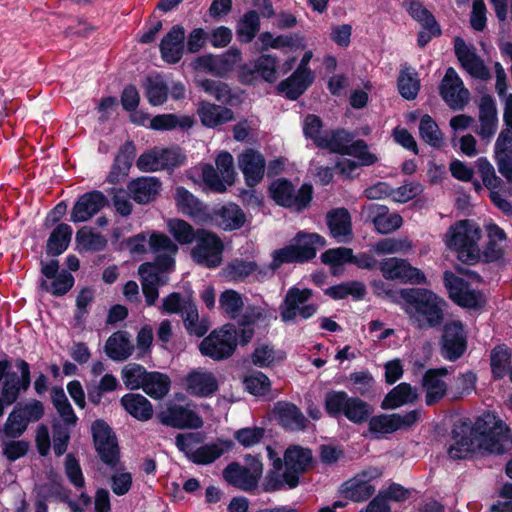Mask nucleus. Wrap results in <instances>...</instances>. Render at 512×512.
<instances>
[{"mask_svg": "<svg viewBox=\"0 0 512 512\" xmlns=\"http://www.w3.org/2000/svg\"><path fill=\"white\" fill-rule=\"evenodd\" d=\"M454 431V442L448 450L452 459H465L478 450L502 454L512 448V436L506 423L493 413L482 414L472 430L461 426Z\"/></svg>", "mask_w": 512, "mask_h": 512, "instance_id": "1", "label": "nucleus"}, {"mask_svg": "<svg viewBox=\"0 0 512 512\" xmlns=\"http://www.w3.org/2000/svg\"><path fill=\"white\" fill-rule=\"evenodd\" d=\"M480 239L481 230L471 220L456 222L444 236L446 246L457 254L460 261L468 264H474L481 258Z\"/></svg>", "mask_w": 512, "mask_h": 512, "instance_id": "2", "label": "nucleus"}, {"mask_svg": "<svg viewBox=\"0 0 512 512\" xmlns=\"http://www.w3.org/2000/svg\"><path fill=\"white\" fill-rule=\"evenodd\" d=\"M405 311L421 321V317L428 325L439 324L443 317L445 301L435 293L425 289H401L399 292Z\"/></svg>", "mask_w": 512, "mask_h": 512, "instance_id": "3", "label": "nucleus"}, {"mask_svg": "<svg viewBox=\"0 0 512 512\" xmlns=\"http://www.w3.org/2000/svg\"><path fill=\"white\" fill-rule=\"evenodd\" d=\"M312 452L298 445L289 447L284 454L285 472L279 477L277 472L270 473L264 483L266 491L281 489L285 484L294 488L299 483V475L312 466Z\"/></svg>", "mask_w": 512, "mask_h": 512, "instance_id": "4", "label": "nucleus"}, {"mask_svg": "<svg viewBox=\"0 0 512 512\" xmlns=\"http://www.w3.org/2000/svg\"><path fill=\"white\" fill-rule=\"evenodd\" d=\"M326 245L325 239L316 233L299 232L293 242L272 253L271 268H279L284 263H303L313 259L317 250Z\"/></svg>", "mask_w": 512, "mask_h": 512, "instance_id": "5", "label": "nucleus"}, {"mask_svg": "<svg viewBox=\"0 0 512 512\" xmlns=\"http://www.w3.org/2000/svg\"><path fill=\"white\" fill-rule=\"evenodd\" d=\"M317 146L343 155L354 156L360 161V165H372L378 159L369 151L363 140L353 141L351 135L345 131L326 133L323 139L317 140Z\"/></svg>", "mask_w": 512, "mask_h": 512, "instance_id": "6", "label": "nucleus"}, {"mask_svg": "<svg viewBox=\"0 0 512 512\" xmlns=\"http://www.w3.org/2000/svg\"><path fill=\"white\" fill-rule=\"evenodd\" d=\"M237 346V330L233 325H224L214 330L200 343L201 353L214 360L230 357Z\"/></svg>", "mask_w": 512, "mask_h": 512, "instance_id": "7", "label": "nucleus"}, {"mask_svg": "<svg viewBox=\"0 0 512 512\" xmlns=\"http://www.w3.org/2000/svg\"><path fill=\"white\" fill-rule=\"evenodd\" d=\"M262 473L263 465L261 461L256 457L248 456L246 458V466L231 463L223 471V476L231 485L245 491H250L257 487Z\"/></svg>", "mask_w": 512, "mask_h": 512, "instance_id": "8", "label": "nucleus"}, {"mask_svg": "<svg viewBox=\"0 0 512 512\" xmlns=\"http://www.w3.org/2000/svg\"><path fill=\"white\" fill-rule=\"evenodd\" d=\"M381 475L382 471L379 468L368 467L345 481L340 486L339 493L346 500L363 502L374 494L375 487L372 485V481Z\"/></svg>", "mask_w": 512, "mask_h": 512, "instance_id": "9", "label": "nucleus"}, {"mask_svg": "<svg viewBox=\"0 0 512 512\" xmlns=\"http://www.w3.org/2000/svg\"><path fill=\"white\" fill-rule=\"evenodd\" d=\"M272 199L281 206L300 211L305 208L312 199V187L304 184L297 192L293 185L284 179L274 181L269 188Z\"/></svg>", "mask_w": 512, "mask_h": 512, "instance_id": "10", "label": "nucleus"}, {"mask_svg": "<svg viewBox=\"0 0 512 512\" xmlns=\"http://www.w3.org/2000/svg\"><path fill=\"white\" fill-rule=\"evenodd\" d=\"M223 243L220 238L209 231L198 230L196 245L191 251L193 260L205 267L213 268L222 261Z\"/></svg>", "mask_w": 512, "mask_h": 512, "instance_id": "11", "label": "nucleus"}, {"mask_svg": "<svg viewBox=\"0 0 512 512\" xmlns=\"http://www.w3.org/2000/svg\"><path fill=\"white\" fill-rule=\"evenodd\" d=\"M379 270L385 279L397 280L404 284H422L426 281L424 273L403 258H385L379 263Z\"/></svg>", "mask_w": 512, "mask_h": 512, "instance_id": "12", "label": "nucleus"}, {"mask_svg": "<svg viewBox=\"0 0 512 512\" xmlns=\"http://www.w3.org/2000/svg\"><path fill=\"white\" fill-rule=\"evenodd\" d=\"M239 78L245 84H252L257 79L268 83L276 82L279 78L277 57L271 54H262L253 61L252 65H242L239 70Z\"/></svg>", "mask_w": 512, "mask_h": 512, "instance_id": "13", "label": "nucleus"}, {"mask_svg": "<svg viewBox=\"0 0 512 512\" xmlns=\"http://www.w3.org/2000/svg\"><path fill=\"white\" fill-rule=\"evenodd\" d=\"M95 448L101 460L111 468L119 463V448L110 427L102 420H96L91 427Z\"/></svg>", "mask_w": 512, "mask_h": 512, "instance_id": "14", "label": "nucleus"}, {"mask_svg": "<svg viewBox=\"0 0 512 512\" xmlns=\"http://www.w3.org/2000/svg\"><path fill=\"white\" fill-rule=\"evenodd\" d=\"M444 284L450 298L459 306L479 308L485 304V297L479 291L469 288L467 283L452 272L444 273Z\"/></svg>", "mask_w": 512, "mask_h": 512, "instance_id": "15", "label": "nucleus"}, {"mask_svg": "<svg viewBox=\"0 0 512 512\" xmlns=\"http://www.w3.org/2000/svg\"><path fill=\"white\" fill-rule=\"evenodd\" d=\"M159 421L175 428L197 429L202 427V419L188 406L169 402L158 413Z\"/></svg>", "mask_w": 512, "mask_h": 512, "instance_id": "16", "label": "nucleus"}, {"mask_svg": "<svg viewBox=\"0 0 512 512\" xmlns=\"http://www.w3.org/2000/svg\"><path fill=\"white\" fill-rule=\"evenodd\" d=\"M440 94L454 110L462 109L469 101L470 93L454 68L450 67L441 81Z\"/></svg>", "mask_w": 512, "mask_h": 512, "instance_id": "17", "label": "nucleus"}, {"mask_svg": "<svg viewBox=\"0 0 512 512\" xmlns=\"http://www.w3.org/2000/svg\"><path fill=\"white\" fill-rule=\"evenodd\" d=\"M454 49L461 66L469 75L480 80H488L491 77L489 69L477 55L474 47L468 46L462 38L457 37L454 40Z\"/></svg>", "mask_w": 512, "mask_h": 512, "instance_id": "18", "label": "nucleus"}, {"mask_svg": "<svg viewBox=\"0 0 512 512\" xmlns=\"http://www.w3.org/2000/svg\"><path fill=\"white\" fill-rule=\"evenodd\" d=\"M467 337L463 324L458 320L448 322L442 337V353L449 360L459 358L466 350Z\"/></svg>", "mask_w": 512, "mask_h": 512, "instance_id": "19", "label": "nucleus"}, {"mask_svg": "<svg viewBox=\"0 0 512 512\" xmlns=\"http://www.w3.org/2000/svg\"><path fill=\"white\" fill-rule=\"evenodd\" d=\"M418 418L419 412L416 410L410 411L404 415L382 414L370 419L369 430L376 435L393 433L400 428L413 425Z\"/></svg>", "mask_w": 512, "mask_h": 512, "instance_id": "20", "label": "nucleus"}, {"mask_svg": "<svg viewBox=\"0 0 512 512\" xmlns=\"http://www.w3.org/2000/svg\"><path fill=\"white\" fill-rule=\"evenodd\" d=\"M237 162L248 186L253 187L263 179L266 161L259 151L246 149L238 155Z\"/></svg>", "mask_w": 512, "mask_h": 512, "instance_id": "21", "label": "nucleus"}, {"mask_svg": "<svg viewBox=\"0 0 512 512\" xmlns=\"http://www.w3.org/2000/svg\"><path fill=\"white\" fill-rule=\"evenodd\" d=\"M447 375L448 371L446 369H430L425 372L421 387L427 405H433L447 395L448 383L445 380Z\"/></svg>", "mask_w": 512, "mask_h": 512, "instance_id": "22", "label": "nucleus"}, {"mask_svg": "<svg viewBox=\"0 0 512 512\" xmlns=\"http://www.w3.org/2000/svg\"><path fill=\"white\" fill-rule=\"evenodd\" d=\"M362 212L372 221L377 232L389 234L399 229L403 224L402 217L397 213H390L388 208L379 204H367Z\"/></svg>", "mask_w": 512, "mask_h": 512, "instance_id": "23", "label": "nucleus"}, {"mask_svg": "<svg viewBox=\"0 0 512 512\" xmlns=\"http://www.w3.org/2000/svg\"><path fill=\"white\" fill-rule=\"evenodd\" d=\"M150 248L157 254L155 263L158 270L168 272L173 269L174 256L178 252V246L166 235L154 233L149 239Z\"/></svg>", "mask_w": 512, "mask_h": 512, "instance_id": "24", "label": "nucleus"}, {"mask_svg": "<svg viewBox=\"0 0 512 512\" xmlns=\"http://www.w3.org/2000/svg\"><path fill=\"white\" fill-rule=\"evenodd\" d=\"M106 203L105 196L98 191L83 194L74 204L70 220L74 223L86 222L96 215Z\"/></svg>", "mask_w": 512, "mask_h": 512, "instance_id": "25", "label": "nucleus"}, {"mask_svg": "<svg viewBox=\"0 0 512 512\" xmlns=\"http://www.w3.org/2000/svg\"><path fill=\"white\" fill-rule=\"evenodd\" d=\"M139 274L142 280V290L147 305L151 306L158 298V287L165 285L168 277L165 271L158 270L151 263H144L139 267Z\"/></svg>", "mask_w": 512, "mask_h": 512, "instance_id": "26", "label": "nucleus"}, {"mask_svg": "<svg viewBox=\"0 0 512 512\" xmlns=\"http://www.w3.org/2000/svg\"><path fill=\"white\" fill-rule=\"evenodd\" d=\"M16 366L20 370L21 376L16 374L9 375L4 381L2 394L0 398L5 405H11L17 399L21 390L25 391L30 385V368L26 361L17 360Z\"/></svg>", "mask_w": 512, "mask_h": 512, "instance_id": "27", "label": "nucleus"}, {"mask_svg": "<svg viewBox=\"0 0 512 512\" xmlns=\"http://www.w3.org/2000/svg\"><path fill=\"white\" fill-rule=\"evenodd\" d=\"M186 389L191 395L207 397L218 389V382L212 372L198 368L187 375Z\"/></svg>", "mask_w": 512, "mask_h": 512, "instance_id": "28", "label": "nucleus"}, {"mask_svg": "<svg viewBox=\"0 0 512 512\" xmlns=\"http://www.w3.org/2000/svg\"><path fill=\"white\" fill-rule=\"evenodd\" d=\"M185 31L176 25L163 37L160 43L161 56L167 63H177L184 52Z\"/></svg>", "mask_w": 512, "mask_h": 512, "instance_id": "29", "label": "nucleus"}, {"mask_svg": "<svg viewBox=\"0 0 512 512\" xmlns=\"http://www.w3.org/2000/svg\"><path fill=\"white\" fill-rule=\"evenodd\" d=\"M197 114L202 125L207 128H216L234 119L231 109L207 101L198 104Z\"/></svg>", "mask_w": 512, "mask_h": 512, "instance_id": "30", "label": "nucleus"}, {"mask_svg": "<svg viewBox=\"0 0 512 512\" xmlns=\"http://www.w3.org/2000/svg\"><path fill=\"white\" fill-rule=\"evenodd\" d=\"M479 122L478 135L484 139H491L497 130L498 117L495 101L489 95L483 96L480 100Z\"/></svg>", "mask_w": 512, "mask_h": 512, "instance_id": "31", "label": "nucleus"}, {"mask_svg": "<svg viewBox=\"0 0 512 512\" xmlns=\"http://www.w3.org/2000/svg\"><path fill=\"white\" fill-rule=\"evenodd\" d=\"M268 319V310L262 306L248 307L239 320L240 329L237 331V343L247 344L254 336V326Z\"/></svg>", "mask_w": 512, "mask_h": 512, "instance_id": "32", "label": "nucleus"}, {"mask_svg": "<svg viewBox=\"0 0 512 512\" xmlns=\"http://www.w3.org/2000/svg\"><path fill=\"white\" fill-rule=\"evenodd\" d=\"M331 235L339 242L346 243L352 238L351 216L347 209L337 208L327 214Z\"/></svg>", "mask_w": 512, "mask_h": 512, "instance_id": "33", "label": "nucleus"}, {"mask_svg": "<svg viewBox=\"0 0 512 512\" xmlns=\"http://www.w3.org/2000/svg\"><path fill=\"white\" fill-rule=\"evenodd\" d=\"M495 157L499 172L507 179L512 175V131L504 129L495 143Z\"/></svg>", "mask_w": 512, "mask_h": 512, "instance_id": "34", "label": "nucleus"}, {"mask_svg": "<svg viewBox=\"0 0 512 512\" xmlns=\"http://www.w3.org/2000/svg\"><path fill=\"white\" fill-rule=\"evenodd\" d=\"M313 79L312 72H301L296 69L290 77L279 83L277 89L287 98L295 100L305 92Z\"/></svg>", "mask_w": 512, "mask_h": 512, "instance_id": "35", "label": "nucleus"}, {"mask_svg": "<svg viewBox=\"0 0 512 512\" xmlns=\"http://www.w3.org/2000/svg\"><path fill=\"white\" fill-rule=\"evenodd\" d=\"M312 296L310 289H299L292 287L288 290L285 299L280 307V315L284 322L292 321L298 315V309L305 305Z\"/></svg>", "mask_w": 512, "mask_h": 512, "instance_id": "36", "label": "nucleus"}, {"mask_svg": "<svg viewBox=\"0 0 512 512\" xmlns=\"http://www.w3.org/2000/svg\"><path fill=\"white\" fill-rule=\"evenodd\" d=\"M133 351L134 345L130 340V335L125 331L113 333L105 344L107 356L114 361H124L128 359Z\"/></svg>", "mask_w": 512, "mask_h": 512, "instance_id": "37", "label": "nucleus"}, {"mask_svg": "<svg viewBox=\"0 0 512 512\" xmlns=\"http://www.w3.org/2000/svg\"><path fill=\"white\" fill-rule=\"evenodd\" d=\"M120 403L128 414L139 421H148L153 416L151 402L141 394L127 393L122 396Z\"/></svg>", "mask_w": 512, "mask_h": 512, "instance_id": "38", "label": "nucleus"}, {"mask_svg": "<svg viewBox=\"0 0 512 512\" xmlns=\"http://www.w3.org/2000/svg\"><path fill=\"white\" fill-rule=\"evenodd\" d=\"M160 187L161 184L155 177H141L130 182L128 190L136 202L145 204L155 199Z\"/></svg>", "mask_w": 512, "mask_h": 512, "instance_id": "39", "label": "nucleus"}, {"mask_svg": "<svg viewBox=\"0 0 512 512\" xmlns=\"http://www.w3.org/2000/svg\"><path fill=\"white\" fill-rule=\"evenodd\" d=\"M174 199L178 211L182 214L195 219H202L205 216L204 205L184 187L179 186L175 189Z\"/></svg>", "mask_w": 512, "mask_h": 512, "instance_id": "40", "label": "nucleus"}, {"mask_svg": "<svg viewBox=\"0 0 512 512\" xmlns=\"http://www.w3.org/2000/svg\"><path fill=\"white\" fill-rule=\"evenodd\" d=\"M274 413L280 424L289 430H302L306 419L300 410L291 403L279 402L274 407Z\"/></svg>", "mask_w": 512, "mask_h": 512, "instance_id": "41", "label": "nucleus"}, {"mask_svg": "<svg viewBox=\"0 0 512 512\" xmlns=\"http://www.w3.org/2000/svg\"><path fill=\"white\" fill-rule=\"evenodd\" d=\"M418 398L417 389L408 383H400L394 387L382 402L383 409H396L407 403H413Z\"/></svg>", "mask_w": 512, "mask_h": 512, "instance_id": "42", "label": "nucleus"}, {"mask_svg": "<svg viewBox=\"0 0 512 512\" xmlns=\"http://www.w3.org/2000/svg\"><path fill=\"white\" fill-rule=\"evenodd\" d=\"M232 442L226 440H217L198 447L192 454V462L197 464H210L231 449Z\"/></svg>", "mask_w": 512, "mask_h": 512, "instance_id": "43", "label": "nucleus"}, {"mask_svg": "<svg viewBox=\"0 0 512 512\" xmlns=\"http://www.w3.org/2000/svg\"><path fill=\"white\" fill-rule=\"evenodd\" d=\"M170 377L158 371H149L142 390L153 399H162L170 391Z\"/></svg>", "mask_w": 512, "mask_h": 512, "instance_id": "44", "label": "nucleus"}, {"mask_svg": "<svg viewBox=\"0 0 512 512\" xmlns=\"http://www.w3.org/2000/svg\"><path fill=\"white\" fill-rule=\"evenodd\" d=\"M256 45H259L258 49L260 51L288 47L305 48L306 46L302 38L294 39L284 35L274 36L270 32L261 33L257 39Z\"/></svg>", "mask_w": 512, "mask_h": 512, "instance_id": "45", "label": "nucleus"}, {"mask_svg": "<svg viewBox=\"0 0 512 512\" xmlns=\"http://www.w3.org/2000/svg\"><path fill=\"white\" fill-rule=\"evenodd\" d=\"M72 228L65 223L59 224L50 234L47 241V253L53 256L62 254L69 246Z\"/></svg>", "mask_w": 512, "mask_h": 512, "instance_id": "46", "label": "nucleus"}, {"mask_svg": "<svg viewBox=\"0 0 512 512\" xmlns=\"http://www.w3.org/2000/svg\"><path fill=\"white\" fill-rule=\"evenodd\" d=\"M194 125V119L188 115L178 116L176 114H161L150 119L149 127L153 130H171L176 127L182 129L191 128Z\"/></svg>", "mask_w": 512, "mask_h": 512, "instance_id": "47", "label": "nucleus"}, {"mask_svg": "<svg viewBox=\"0 0 512 512\" xmlns=\"http://www.w3.org/2000/svg\"><path fill=\"white\" fill-rule=\"evenodd\" d=\"M420 89V80L417 72L410 67H404L398 77V90L401 96L407 100L417 97Z\"/></svg>", "mask_w": 512, "mask_h": 512, "instance_id": "48", "label": "nucleus"}, {"mask_svg": "<svg viewBox=\"0 0 512 512\" xmlns=\"http://www.w3.org/2000/svg\"><path fill=\"white\" fill-rule=\"evenodd\" d=\"M373 251L378 255L407 254L413 249L412 242L404 238H384L372 246Z\"/></svg>", "mask_w": 512, "mask_h": 512, "instance_id": "49", "label": "nucleus"}, {"mask_svg": "<svg viewBox=\"0 0 512 512\" xmlns=\"http://www.w3.org/2000/svg\"><path fill=\"white\" fill-rule=\"evenodd\" d=\"M285 357L286 355L283 351L276 350L273 346L262 343L255 348L252 354V362L259 367H269L282 362Z\"/></svg>", "mask_w": 512, "mask_h": 512, "instance_id": "50", "label": "nucleus"}, {"mask_svg": "<svg viewBox=\"0 0 512 512\" xmlns=\"http://www.w3.org/2000/svg\"><path fill=\"white\" fill-rule=\"evenodd\" d=\"M144 90L149 103L153 106L163 105L168 98V84L159 76L147 78Z\"/></svg>", "mask_w": 512, "mask_h": 512, "instance_id": "51", "label": "nucleus"}, {"mask_svg": "<svg viewBox=\"0 0 512 512\" xmlns=\"http://www.w3.org/2000/svg\"><path fill=\"white\" fill-rule=\"evenodd\" d=\"M183 322L189 334L202 337L209 330L210 324L207 319H199L197 307L194 302L186 306Z\"/></svg>", "mask_w": 512, "mask_h": 512, "instance_id": "52", "label": "nucleus"}, {"mask_svg": "<svg viewBox=\"0 0 512 512\" xmlns=\"http://www.w3.org/2000/svg\"><path fill=\"white\" fill-rule=\"evenodd\" d=\"M77 246L81 251H101L107 245V240L102 235L93 232L88 227H82L76 233Z\"/></svg>", "mask_w": 512, "mask_h": 512, "instance_id": "53", "label": "nucleus"}, {"mask_svg": "<svg viewBox=\"0 0 512 512\" xmlns=\"http://www.w3.org/2000/svg\"><path fill=\"white\" fill-rule=\"evenodd\" d=\"M149 371L138 363H128L121 370V378L127 389H142Z\"/></svg>", "mask_w": 512, "mask_h": 512, "instance_id": "54", "label": "nucleus"}, {"mask_svg": "<svg viewBox=\"0 0 512 512\" xmlns=\"http://www.w3.org/2000/svg\"><path fill=\"white\" fill-rule=\"evenodd\" d=\"M245 215L235 204L223 206L218 212V225L224 230H234L243 226Z\"/></svg>", "mask_w": 512, "mask_h": 512, "instance_id": "55", "label": "nucleus"}, {"mask_svg": "<svg viewBox=\"0 0 512 512\" xmlns=\"http://www.w3.org/2000/svg\"><path fill=\"white\" fill-rule=\"evenodd\" d=\"M419 133L421 138L430 146L440 148L443 144V134L437 123L428 114L420 119Z\"/></svg>", "mask_w": 512, "mask_h": 512, "instance_id": "56", "label": "nucleus"}, {"mask_svg": "<svg viewBox=\"0 0 512 512\" xmlns=\"http://www.w3.org/2000/svg\"><path fill=\"white\" fill-rule=\"evenodd\" d=\"M260 29V21L257 12L248 11L239 20L237 35L240 41L251 42Z\"/></svg>", "mask_w": 512, "mask_h": 512, "instance_id": "57", "label": "nucleus"}, {"mask_svg": "<svg viewBox=\"0 0 512 512\" xmlns=\"http://www.w3.org/2000/svg\"><path fill=\"white\" fill-rule=\"evenodd\" d=\"M51 399L62 420L67 425L74 426L77 422V416L75 415L64 390L62 388H53L51 391Z\"/></svg>", "mask_w": 512, "mask_h": 512, "instance_id": "58", "label": "nucleus"}, {"mask_svg": "<svg viewBox=\"0 0 512 512\" xmlns=\"http://www.w3.org/2000/svg\"><path fill=\"white\" fill-rule=\"evenodd\" d=\"M167 228L174 239L180 244H190L197 240V232L186 221L178 218L170 219Z\"/></svg>", "mask_w": 512, "mask_h": 512, "instance_id": "59", "label": "nucleus"}, {"mask_svg": "<svg viewBox=\"0 0 512 512\" xmlns=\"http://www.w3.org/2000/svg\"><path fill=\"white\" fill-rule=\"evenodd\" d=\"M365 293V286L359 281L341 283L326 290V294L333 299H344L347 296H352L354 299H361L364 297Z\"/></svg>", "mask_w": 512, "mask_h": 512, "instance_id": "60", "label": "nucleus"}, {"mask_svg": "<svg viewBox=\"0 0 512 512\" xmlns=\"http://www.w3.org/2000/svg\"><path fill=\"white\" fill-rule=\"evenodd\" d=\"M409 14L417 20L425 30L431 34L440 35L441 30L433 15L419 2H411L408 7Z\"/></svg>", "mask_w": 512, "mask_h": 512, "instance_id": "61", "label": "nucleus"}, {"mask_svg": "<svg viewBox=\"0 0 512 512\" xmlns=\"http://www.w3.org/2000/svg\"><path fill=\"white\" fill-rule=\"evenodd\" d=\"M372 411V407L366 402L356 397H350L343 415L353 423H363Z\"/></svg>", "mask_w": 512, "mask_h": 512, "instance_id": "62", "label": "nucleus"}, {"mask_svg": "<svg viewBox=\"0 0 512 512\" xmlns=\"http://www.w3.org/2000/svg\"><path fill=\"white\" fill-rule=\"evenodd\" d=\"M194 171H200L203 182L215 192L223 193L229 186L217 169L210 164H201Z\"/></svg>", "mask_w": 512, "mask_h": 512, "instance_id": "63", "label": "nucleus"}, {"mask_svg": "<svg viewBox=\"0 0 512 512\" xmlns=\"http://www.w3.org/2000/svg\"><path fill=\"white\" fill-rule=\"evenodd\" d=\"M27 427L28 425L24 422L18 411L13 409L0 431V436L2 439L18 438L26 431Z\"/></svg>", "mask_w": 512, "mask_h": 512, "instance_id": "64", "label": "nucleus"}]
</instances>
